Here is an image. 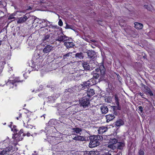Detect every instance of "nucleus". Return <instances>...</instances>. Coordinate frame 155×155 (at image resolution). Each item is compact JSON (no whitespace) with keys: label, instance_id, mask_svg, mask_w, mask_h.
<instances>
[{"label":"nucleus","instance_id":"7c9ffc66","mask_svg":"<svg viewBox=\"0 0 155 155\" xmlns=\"http://www.w3.org/2000/svg\"><path fill=\"white\" fill-rule=\"evenodd\" d=\"M117 143V140L115 138L110 139L109 140V143L112 144H115Z\"/></svg>","mask_w":155,"mask_h":155},{"label":"nucleus","instance_id":"bb28decb","mask_svg":"<svg viewBox=\"0 0 155 155\" xmlns=\"http://www.w3.org/2000/svg\"><path fill=\"white\" fill-rule=\"evenodd\" d=\"M99 68L100 69L101 73L102 74H104L105 71V68L103 64H101L100 65Z\"/></svg>","mask_w":155,"mask_h":155},{"label":"nucleus","instance_id":"f257e3e1","mask_svg":"<svg viewBox=\"0 0 155 155\" xmlns=\"http://www.w3.org/2000/svg\"><path fill=\"white\" fill-rule=\"evenodd\" d=\"M42 56L38 54V56L35 57L33 58V60L31 61V64H30L31 67L34 70L38 71V69L42 66L41 64L43 60Z\"/></svg>","mask_w":155,"mask_h":155},{"label":"nucleus","instance_id":"6ab92c4d","mask_svg":"<svg viewBox=\"0 0 155 155\" xmlns=\"http://www.w3.org/2000/svg\"><path fill=\"white\" fill-rule=\"evenodd\" d=\"M143 87L145 91L149 94L150 96L153 95V94L150 89L147 86L145 85H143Z\"/></svg>","mask_w":155,"mask_h":155},{"label":"nucleus","instance_id":"ddd939ff","mask_svg":"<svg viewBox=\"0 0 155 155\" xmlns=\"http://www.w3.org/2000/svg\"><path fill=\"white\" fill-rule=\"evenodd\" d=\"M53 47L49 45H46L43 49V52L44 54H47L50 52L52 49Z\"/></svg>","mask_w":155,"mask_h":155},{"label":"nucleus","instance_id":"9b49d317","mask_svg":"<svg viewBox=\"0 0 155 155\" xmlns=\"http://www.w3.org/2000/svg\"><path fill=\"white\" fill-rule=\"evenodd\" d=\"M29 15L28 14H26L23 17H19L18 19L17 22L21 24L29 18Z\"/></svg>","mask_w":155,"mask_h":155},{"label":"nucleus","instance_id":"58836bf2","mask_svg":"<svg viewBox=\"0 0 155 155\" xmlns=\"http://www.w3.org/2000/svg\"><path fill=\"white\" fill-rule=\"evenodd\" d=\"M144 7L147 9L148 10L152 11L153 9V7L151 6L148 5H145Z\"/></svg>","mask_w":155,"mask_h":155},{"label":"nucleus","instance_id":"a211bd4d","mask_svg":"<svg viewBox=\"0 0 155 155\" xmlns=\"http://www.w3.org/2000/svg\"><path fill=\"white\" fill-rule=\"evenodd\" d=\"M101 110L102 114H106L108 111V109L107 107L104 105L101 106Z\"/></svg>","mask_w":155,"mask_h":155},{"label":"nucleus","instance_id":"412c9836","mask_svg":"<svg viewBox=\"0 0 155 155\" xmlns=\"http://www.w3.org/2000/svg\"><path fill=\"white\" fill-rule=\"evenodd\" d=\"M72 130L74 132H75L77 134H78L80 135L81 134V132L82 130V129L78 127L74 128L72 129Z\"/></svg>","mask_w":155,"mask_h":155},{"label":"nucleus","instance_id":"9d476101","mask_svg":"<svg viewBox=\"0 0 155 155\" xmlns=\"http://www.w3.org/2000/svg\"><path fill=\"white\" fill-rule=\"evenodd\" d=\"M89 103V98L86 97H83L80 102L81 105L84 107L87 106Z\"/></svg>","mask_w":155,"mask_h":155},{"label":"nucleus","instance_id":"a878e982","mask_svg":"<svg viewBox=\"0 0 155 155\" xmlns=\"http://www.w3.org/2000/svg\"><path fill=\"white\" fill-rule=\"evenodd\" d=\"M82 65L84 69L86 70H89L90 69V66L87 62H83L82 63Z\"/></svg>","mask_w":155,"mask_h":155},{"label":"nucleus","instance_id":"dca6fc26","mask_svg":"<svg viewBox=\"0 0 155 155\" xmlns=\"http://www.w3.org/2000/svg\"><path fill=\"white\" fill-rule=\"evenodd\" d=\"M86 94L88 98L93 96L94 94V91L93 89H89L87 91Z\"/></svg>","mask_w":155,"mask_h":155},{"label":"nucleus","instance_id":"bf43d9fd","mask_svg":"<svg viewBox=\"0 0 155 155\" xmlns=\"http://www.w3.org/2000/svg\"><path fill=\"white\" fill-rule=\"evenodd\" d=\"M78 76H80V74H79V75H78Z\"/></svg>","mask_w":155,"mask_h":155},{"label":"nucleus","instance_id":"4be33fe9","mask_svg":"<svg viewBox=\"0 0 155 155\" xmlns=\"http://www.w3.org/2000/svg\"><path fill=\"white\" fill-rule=\"evenodd\" d=\"M73 139L76 140H78L83 141L85 140V138L83 136H77L75 137H74L73 138Z\"/></svg>","mask_w":155,"mask_h":155},{"label":"nucleus","instance_id":"39448f33","mask_svg":"<svg viewBox=\"0 0 155 155\" xmlns=\"http://www.w3.org/2000/svg\"><path fill=\"white\" fill-rule=\"evenodd\" d=\"M90 142L89 143V147L93 148L99 145V142L98 140L97 139V136H91L90 137Z\"/></svg>","mask_w":155,"mask_h":155},{"label":"nucleus","instance_id":"3c124183","mask_svg":"<svg viewBox=\"0 0 155 155\" xmlns=\"http://www.w3.org/2000/svg\"><path fill=\"white\" fill-rule=\"evenodd\" d=\"M21 117V114H20L19 117H16V119L18 120V119H19V118H20Z\"/></svg>","mask_w":155,"mask_h":155},{"label":"nucleus","instance_id":"7ed1b4c3","mask_svg":"<svg viewBox=\"0 0 155 155\" xmlns=\"http://www.w3.org/2000/svg\"><path fill=\"white\" fill-rule=\"evenodd\" d=\"M25 135V134L23 133V129H21L18 134H15L13 136L12 138L14 139V142H16L14 143V145L15 146L18 144V142L22 140L23 137Z\"/></svg>","mask_w":155,"mask_h":155},{"label":"nucleus","instance_id":"c9c22d12","mask_svg":"<svg viewBox=\"0 0 155 155\" xmlns=\"http://www.w3.org/2000/svg\"><path fill=\"white\" fill-rule=\"evenodd\" d=\"M72 53V52H69L68 53L64 55L63 57V58L64 59H65L71 56Z\"/></svg>","mask_w":155,"mask_h":155},{"label":"nucleus","instance_id":"6e6552de","mask_svg":"<svg viewBox=\"0 0 155 155\" xmlns=\"http://www.w3.org/2000/svg\"><path fill=\"white\" fill-rule=\"evenodd\" d=\"M22 81L21 80L19 77L16 78L14 80H12L11 78H9L8 82L6 83V84L8 85H9L10 87H13L15 83L17 82H21Z\"/></svg>","mask_w":155,"mask_h":155},{"label":"nucleus","instance_id":"ea45409f","mask_svg":"<svg viewBox=\"0 0 155 155\" xmlns=\"http://www.w3.org/2000/svg\"><path fill=\"white\" fill-rule=\"evenodd\" d=\"M15 14H12L10 15L8 18V19H13L15 18L14 16H15Z\"/></svg>","mask_w":155,"mask_h":155},{"label":"nucleus","instance_id":"c85d7f7f","mask_svg":"<svg viewBox=\"0 0 155 155\" xmlns=\"http://www.w3.org/2000/svg\"><path fill=\"white\" fill-rule=\"evenodd\" d=\"M94 153L92 151H84L82 152L81 155H94Z\"/></svg>","mask_w":155,"mask_h":155},{"label":"nucleus","instance_id":"1a4fd4ad","mask_svg":"<svg viewBox=\"0 0 155 155\" xmlns=\"http://www.w3.org/2000/svg\"><path fill=\"white\" fill-rule=\"evenodd\" d=\"M69 38L68 37L64 35V34H62L61 35H59L57 38L55 40L59 41L60 42H64L65 41L68 40Z\"/></svg>","mask_w":155,"mask_h":155},{"label":"nucleus","instance_id":"473e14b6","mask_svg":"<svg viewBox=\"0 0 155 155\" xmlns=\"http://www.w3.org/2000/svg\"><path fill=\"white\" fill-rule=\"evenodd\" d=\"M58 95L57 97H55V98H54V96H50L48 98V100L51 103H53L54 102L55 100L58 97Z\"/></svg>","mask_w":155,"mask_h":155},{"label":"nucleus","instance_id":"0eeeda50","mask_svg":"<svg viewBox=\"0 0 155 155\" xmlns=\"http://www.w3.org/2000/svg\"><path fill=\"white\" fill-rule=\"evenodd\" d=\"M97 83L96 81L94 79H91L87 81L84 82L81 84L82 88L84 89L85 87L91 86Z\"/></svg>","mask_w":155,"mask_h":155},{"label":"nucleus","instance_id":"37998d69","mask_svg":"<svg viewBox=\"0 0 155 155\" xmlns=\"http://www.w3.org/2000/svg\"><path fill=\"white\" fill-rule=\"evenodd\" d=\"M144 151L141 150H140L138 152V155H144Z\"/></svg>","mask_w":155,"mask_h":155},{"label":"nucleus","instance_id":"5701e85b","mask_svg":"<svg viewBox=\"0 0 155 155\" xmlns=\"http://www.w3.org/2000/svg\"><path fill=\"white\" fill-rule=\"evenodd\" d=\"M125 146V143L124 142H118L117 144V149L119 150L122 149Z\"/></svg>","mask_w":155,"mask_h":155},{"label":"nucleus","instance_id":"423d86ee","mask_svg":"<svg viewBox=\"0 0 155 155\" xmlns=\"http://www.w3.org/2000/svg\"><path fill=\"white\" fill-rule=\"evenodd\" d=\"M18 150L17 148H13L12 146H9L3 149L0 152V155H5L6 154H11L15 151Z\"/></svg>","mask_w":155,"mask_h":155},{"label":"nucleus","instance_id":"4468645a","mask_svg":"<svg viewBox=\"0 0 155 155\" xmlns=\"http://www.w3.org/2000/svg\"><path fill=\"white\" fill-rule=\"evenodd\" d=\"M107 130V128L105 126L100 127L98 130L99 134H102Z\"/></svg>","mask_w":155,"mask_h":155},{"label":"nucleus","instance_id":"cd10ccee","mask_svg":"<svg viewBox=\"0 0 155 155\" xmlns=\"http://www.w3.org/2000/svg\"><path fill=\"white\" fill-rule=\"evenodd\" d=\"M11 124L9 125V126L11 128V130L13 131L14 133L16 132L17 131L16 127L15 125H13L12 124V122H11Z\"/></svg>","mask_w":155,"mask_h":155},{"label":"nucleus","instance_id":"2eb2a0df","mask_svg":"<svg viewBox=\"0 0 155 155\" xmlns=\"http://www.w3.org/2000/svg\"><path fill=\"white\" fill-rule=\"evenodd\" d=\"M64 45L68 48L73 47L74 46V44L72 42L66 41L64 43Z\"/></svg>","mask_w":155,"mask_h":155},{"label":"nucleus","instance_id":"13d9d810","mask_svg":"<svg viewBox=\"0 0 155 155\" xmlns=\"http://www.w3.org/2000/svg\"><path fill=\"white\" fill-rule=\"evenodd\" d=\"M32 154L33 155H35V154H33V153H32Z\"/></svg>","mask_w":155,"mask_h":155},{"label":"nucleus","instance_id":"f8f14e48","mask_svg":"<svg viewBox=\"0 0 155 155\" xmlns=\"http://www.w3.org/2000/svg\"><path fill=\"white\" fill-rule=\"evenodd\" d=\"M87 53L88 57L90 58L93 59L96 56V54L95 52L92 50L88 51Z\"/></svg>","mask_w":155,"mask_h":155},{"label":"nucleus","instance_id":"6e6d98bb","mask_svg":"<svg viewBox=\"0 0 155 155\" xmlns=\"http://www.w3.org/2000/svg\"><path fill=\"white\" fill-rule=\"evenodd\" d=\"M2 44V41H0V45L1 44Z\"/></svg>","mask_w":155,"mask_h":155},{"label":"nucleus","instance_id":"72a5a7b5","mask_svg":"<svg viewBox=\"0 0 155 155\" xmlns=\"http://www.w3.org/2000/svg\"><path fill=\"white\" fill-rule=\"evenodd\" d=\"M40 19V22H41V24L45 22V25L46 26H48V23L50 24V22L48 21L47 20H46L45 19Z\"/></svg>","mask_w":155,"mask_h":155},{"label":"nucleus","instance_id":"4d7b16f0","mask_svg":"<svg viewBox=\"0 0 155 155\" xmlns=\"http://www.w3.org/2000/svg\"><path fill=\"white\" fill-rule=\"evenodd\" d=\"M43 115V117H44V119H45V116H44V115Z\"/></svg>","mask_w":155,"mask_h":155},{"label":"nucleus","instance_id":"8fccbe9b","mask_svg":"<svg viewBox=\"0 0 155 155\" xmlns=\"http://www.w3.org/2000/svg\"><path fill=\"white\" fill-rule=\"evenodd\" d=\"M104 155H111V154L108 152L104 153Z\"/></svg>","mask_w":155,"mask_h":155},{"label":"nucleus","instance_id":"e433bc0d","mask_svg":"<svg viewBox=\"0 0 155 155\" xmlns=\"http://www.w3.org/2000/svg\"><path fill=\"white\" fill-rule=\"evenodd\" d=\"M115 103L117 105H119V99L117 95H115L114 96Z\"/></svg>","mask_w":155,"mask_h":155},{"label":"nucleus","instance_id":"4c0bfd02","mask_svg":"<svg viewBox=\"0 0 155 155\" xmlns=\"http://www.w3.org/2000/svg\"><path fill=\"white\" fill-rule=\"evenodd\" d=\"M108 147L112 149L113 150H114L116 148V147L114 146V145L110 144V143H109V144L108 145Z\"/></svg>","mask_w":155,"mask_h":155},{"label":"nucleus","instance_id":"79ce46f5","mask_svg":"<svg viewBox=\"0 0 155 155\" xmlns=\"http://www.w3.org/2000/svg\"><path fill=\"white\" fill-rule=\"evenodd\" d=\"M49 38V36L48 35H45L43 38V41H46L48 40Z\"/></svg>","mask_w":155,"mask_h":155},{"label":"nucleus","instance_id":"49530a36","mask_svg":"<svg viewBox=\"0 0 155 155\" xmlns=\"http://www.w3.org/2000/svg\"><path fill=\"white\" fill-rule=\"evenodd\" d=\"M65 28L66 29L71 28V25H68V24H66Z\"/></svg>","mask_w":155,"mask_h":155},{"label":"nucleus","instance_id":"aec40b11","mask_svg":"<svg viewBox=\"0 0 155 155\" xmlns=\"http://www.w3.org/2000/svg\"><path fill=\"white\" fill-rule=\"evenodd\" d=\"M107 122H109L113 119L115 117L112 114H108L106 116Z\"/></svg>","mask_w":155,"mask_h":155},{"label":"nucleus","instance_id":"f03ea898","mask_svg":"<svg viewBox=\"0 0 155 155\" xmlns=\"http://www.w3.org/2000/svg\"><path fill=\"white\" fill-rule=\"evenodd\" d=\"M47 141L52 145H56L60 143L62 139L61 137H55L52 136H49L48 134H46Z\"/></svg>","mask_w":155,"mask_h":155},{"label":"nucleus","instance_id":"864d4df0","mask_svg":"<svg viewBox=\"0 0 155 155\" xmlns=\"http://www.w3.org/2000/svg\"><path fill=\"white\" fill-rule=\"evenodd\" d=\"M30 133H29L28 132L26 134V135L28 137H29L30 136Z\"/></svg>","mask_w":155,"mask_h":155},{"label":"nucleus","instance_id":"f704fd0d","mask_svg":"<svg viewBox=\"0 0 155 155\" xmlns=\"http://www.w3.org/2000/svg\"><path fill=\"white\" fill-rule=\"evenodd\" d=\"M28 121L27 122V123L26 124L25 123H24V125L23 126L24 127H26L27 128H29V129H32L33 127L32 125L30 124H28Z\"/></svg>","mask_w":155,"mask_h":155},{"label":"nucleus","instance_id":"20e7f679","mask_svg":"<svg viewBox=\"0 0 155 155\" xmlns=\"http://www.w3.org/2000/svg\"><path fill=\"white\" fill-rule=\"evenodd\" d=\"M57 121L55 119H52L50 120L48 124V126H47L45 128V133L51 134V132L52 131L51 129L54 130L55 129V127L53 126L55 125Z\"/></svg>","mask_w":155,"mask_h":155},{"label":"nucleus","instance_id":"a18cd8bd","mask_svg":"<svg viewBox=\"0 0 155 155\" xmlns=\"http://www.w3.org/2000/svg\"><path fill=\"white\" fill-rule=\"evenodd\" d=\"M96 71L97 72H98L100 73H101L100 69L99 68H97L95 69V71Z\"/></svg>","mask_w":155,"mask_h":155},{"label":"nucleus","instance_id":"603ef678","mask_svg":"<svg viewBox=\"0 0 155 155\" xmlns=\"http://www.w3.org/2000/svg\"><path fill=\"white\" fill-rule=\"evenodd\" d=\"M26 10H23V11H20V12H22L23 13H25L26 12Z\"/></svg>","mask_w":155,"mask_h":155},{"label":"nucleus","instance_id":"f3484780","mask_svg":"<svg viewBox=\"0 0 155 155\" xmlns=\"http://www.w3.org/2000/svg\"><path fill=\"white\" fill-rule=\"evenodd\" d=\"M33 18L34 19V21L32 23L33 26H37V25L36 23L41 24V22H40V19H39L35 16H33Z\"/></svg>","mask_w":155,"mask_h":155},{"label":"nucleus","instance_id":"5fc2aeb1","mask_svg":"<svg viewBox=\"0 0 155 155\" xmlns=\"http://www.w3.org/2000/svg\"><path fill=\"white\" fill-rule=\"evenodd\" d=\"M70 90V89H68V90H67V89H66V90H65V92H67L68 91V92H69V90Z\"/></svg>","mask_w":155,"mask_h":155},{"label":"nucleus","instance_id":"de8ad7c7","mask_svg":"<svg viewBox=\"0 0 155 155\" xmlns=\"http://www.w3.org/2000/svg\"><path fill=\"white\" fill-rule=\"evenodd\" d=\"M139 110L142 112L143 110V108L142 106H139L138 107Z\"/></svg>","mask_w":155,"mask_h":155},{"label":"nucleus","instance_id":"09e8293b","mask_svg":"<svg viewBox=\"0 0 155 155\" xmlns=\"http://www.w3.org/2000/svg\"><path fill=\"white\" fill-rule=\"evenodd\" d=\"M3 69L2 66H0V74L2 73Z\"/></svg>","mask_w":155,"mask_h":155},{"label":"nucleus","instance_id":"2f4dec72","mask_svg":"<svg viewBox=\"0 0 155 155\" xmlns=\"http://www.w3.org/2000/svg\"><path fill=\"white\" fill-rule=\"evenodd\" d=\"M75 57L80 59H81L83 58V55L82 53H78L76 54Z\"/></svg>","mask_w":155,"mask_h":155},{"label":"nucleus","instance_id":"c756f323","mask_svg":"<svg viewBox=\"0 0 155 155\" xmlns=\"http://www.w3.org/2000/svg\"><path fill=\"white\" fill-rule=\"evenodd\" d=\"M124 124L123 121L121 120H117L115 123V125L117 127H119L123 125Z\"/></svg>","mask_w":155,"mask_h":155},{"label":"nucleus","instance_id":"c03bdc74","mask_svg":"<svg viewBox=\"0 0 155 155\" xmlns=\"http://www.w3.org/2000/svg\"><path fill=\"white\" fill-rule=\"evenodd\" d=\"M58 25L60 26H61L63 25V22L61 20V19L59 20L58 22Z\"/></svg>","mask_w":155,"mask_h":155},{"label":"nucleus","instance_id":"b1692460","mask_svg":"<svg viewBox=\"0 0 155 155\" xmlns=\"http://www.w3.org/2000/svg\"><path fill=\"white\" fill-rule=\"evenodd\" d=\"M134 25L135 28L138 29H141L143 28V25L141 23L136 22L134 23Z\"/></svg>","mask_w":155,"mask_h":155},{"label":"nucleus","instance_id":"a19ab883","mask_svg":"<svg viewBox=\"0 0 155 155\" xmlns=\"http://www.w3.org/2000/svg\"><path fill=\"white\" fill-rule=\"evenodd\" d=\"M50 28H52L54 29H58L59 28V27L57 25H51L49 27Z\"/></svg>","mask_w":155,"mask_h":155},{"label":"nucleus","instance_id":"393cba45","mask_svg":"<svg viewBox=\"0 0 155 155\" xmlns=\"http://www.w3.org/2000/svg\"><path fill=\"white\" fill-rule=\"evenodd\" d=\"M100 74V73L97 72L96 71H93L92 73L93 75L94 78L93 79H97L99 77Z\"/></svg>","mask_w":155,"mask_h":155}]
</instances>
